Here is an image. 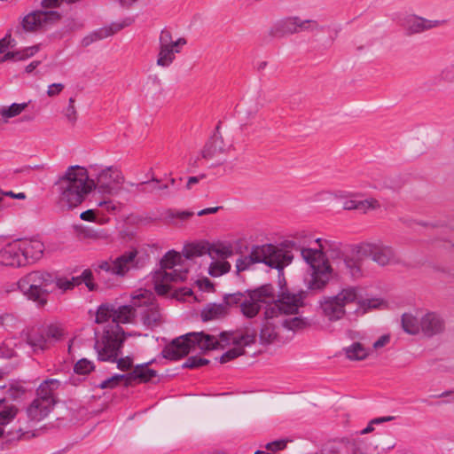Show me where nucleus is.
<instances>
[{
  "label": "nucleus",
  "mask_w": 454,
  "mask_h": 454,
  "mask_svg": "<svg viewBox=\"0 0 454 454\" xmlns=\"http://www.w3.org/2000/svg\"><path fill=\"white\" fill-rule=\"evenodd\" d=\"M389 341V336L387 335H382L374 343L373 348L375 349H378L380 348L384 347L387 342Z\"/></svg>",
  "instance_id": "obj_58"
},
{
  "label": "nucleus",
  "mask_w": 454,
  "mask_h": 454,
  "mask_svg": "<svg viewBox=\"0 0 454 454\" xmlns=\"http://www.w3.org/2000/svg\"><path fill=\"white\" fill-rule=\"evenodd\" d=\"M65 116L69 122H75L77 119V112L75 110L74 106H67V107L65 110Z\"/></svg>",
  "instance_id": "obj_54"
},
{
  "label": "nucleus",
  "mask_w": 454,
  "mask_h": 454,
  "mask_svg": "<svg viewBox=\"0 0 454 454\" xmlns=\"http://www.w3.org/2000/svg\"><path fill=\"white\" fill-rule=\"evenodd\" d=\"M269 33L273 37H284L296 34V16L286 17L277 20L270 27Z\"/></svg>",
  "instance_id": "obj_22"
},
{
  "label": "nucleus",
  "mask_w": 454,
  "mask_h": 454,
  "mask_svg": "<svg viewBox=\"0 0 454 454\" xmlns=\"http://www.w3.org/2000/svg\"><path fill=\"white\" fill-rule=\"evenodd\" d=\"M42 328L44 332L49 346L62 340L66 335L64 328L59 325L51 324L46 326H42Z\"/></svg>",
  "instance_id": "obj_30"
},
{
  "label": "nucleus",
  "mask_w": 454,
  "mask_h": 454,
  "mask_svg": "<svg viewBox=\"0 0 454 454\" xmlns=\"http://www.w3.org/2000/svg\"><path fill=\"white\" fill-rule=\"evenodd\" d=\"M442 76L445 80H452L454 79V66H449L446 68H444L442 72Z\"/></svg>",
  "instance_id": "obj_56"
},
{
  "label": "nucleus",
  "mask_w": 454,
  "mask_h": 454,
  "mask_svg": "<svg viewBox=\"0 0 454 454\" xmlns=\"http://www.w3.org/2000/svg\"><path fill=\"white\" fill-rule=\"evenodd\" d=\"M153 182L155 184H153V187L149 190V192L161 191V190L168 189V184H160V181L154 177L153 178Z\"/></svg>",
  "instance_id": "obj_60"
},
{
  "label": "nucleus",
  "mask_w": 454,
  "mask_h": 454,
  "mask_svg": "<svg viewBox=\"0 0 454 454\" xmlns=\"http://www.w3.org/2000/svg\"><path fill=\"white\" fill-rule=\"evenodd\" d=\"M80 218L83 221L93 222L95 220V212L93 209H89L80 215Z\"/></svg>",
  "instance_id": "obj_57"
},
{
  "label": "nucleus",
  "mask_w": 454,
  "mask_h": 454,
  "mask_svg": "<svg viewBox=\"0 0 454 454\" xmlns=\"http://www.w3.org/2000/svg\"><path fill=\"white\" fill-rule=\"evenodd\" d=\"M339 197L343 199L342 207L346 210H356L365 214L369 210L380 207L379 200L374 198L361 200L357 194H346L344 192H340Z\"/></svg>",
  "instance_id": "obj_15"
},
{
  "label": "nucleus",
  "mask_w": 454,
  "mask_h": 454,
  "mask_svg": "<svg viewBox=\"0 0 454 454\" xmlns=\"http://www.w3.org/2000/svg\"><path fill=\"white\" fill-rule=\"evenodd\" d=\"M137 255L136 249L126 251L113 261H104L98 264L99 274L103 272L113 276L123 277L133 266Z\"/></svg>",
  "instance_id": "obj_13"
},
{
  "label": "nucleus",
  "mask_w": 454,
  "mask_h": 454,
  "mask_svg": "<svg viewBox=\"0 0 454 454\" xmlns=\"http://www.w3.org/2000/svg\"><path fill=\"white\" fill-rule=\"evenodd\" d=\"M294 256L290 251L272 244L254 246L249 254L237 260L236 269L240 272L249 270L255 263H264L281 272L292 262Z\"/></svg>",
  "instance_id": "obj_6"
},
{
  "label": "nucleus",
  "mask_w": 454,
  "mask_h": 454,
  "mask_svg": "<svg viewBox=\"0 0 454 454\" xmlns=\"http://www.w3.org/2000/svg\"><path fill=\"white\" fill-rule=\"evenodd\" d=\"M394 419L395 417L393 416L379 417L372 419V422L375 424H380L383 422L392 421Z\"/></svg>",
  "instance_id": "obj_63"
},
{
  "label": "nucleus",
  "mask_w": 454,
  "mask_h": 454,
  "mask_svg": "<svg viewBox=\"0 0 454 454\" xmlns=\"http://www.w3.org/2000/svg\"><path fill=\"white\" fill-rule=\"evenodd\" d=\"M442 24L440 20H427L414 14L405 16L400 20L401 27L408 35L419 34Z\"/></svg>",
  "instance_id": "obj_16"
},
{
  "label": "nucleus",
  "mask_w": 454,
  "mask_h": 454,
  "mask_svg": "<svg viewBox=\"0 0 454 454\" xmlns=\"http://www.w3.org/2000/svg\"><path fill=\"white\" fill-rule=\"evenodd\" d=\"M343 352L348 359L354 361L364 360L369 355L368 349L360 342H354L344 348Z\"/></svg>",
  "instance_id": "obj_29"
},
{
  "label": "nucleus",
  "mask_w": 454,
  "mask_h": 454,
  "mask_svg": "<svg viewBox=\"0 0 454 454\" xmlns=\"http://www.w3.org/2000/svg\"><path fill=\"white\" fill-rule=\"evenodd\" d=\"M17 409L14 406L4 407L0 411V427L9 424L16 416Z\"/></svg>",
  "instance_id": "obj_42"
},
{
  "label": "nucleus",
  "mask_w": 454,
  "mask_h": 454,
  "mask_svg": "<svg viewBox=\"0 0 454 454\" xmlns=\"http://www.w3.org/2000/svg\"><path fill=\"white\" fill-rule=\"evenodd\" d=\"M20 345L27 354L43 351L50 348L42 327L22 332L20 336Z\"/></svg>",
  "instance_id": "obj_14"
},
{
  "label": "nucleus",
  "mask_w": 454,
  "mask_h": 454,
  "mask_svg": "<svg viewBox=\"0 0 454 454\" xmlns=\"http://www.w3.org/2000/svg\"><path fill=\"white\" fill-rule=\"evenodd\" d=\"M30 101L23 103H13L9 106L0 107V115L4 119H10L20 114L27 106Z\"/></svg>",
  "instance_id": "obj_32"
},
{
  "label": "nucleus",
  "mask_w": 454,
  "mask_h": 454,
  "mask_svg": "<svg viewBox=\"0 0 454 454\" xmlns=\"http://www.w3.org/2000/svg\"><path fill=\"white\" fill-rule=\"evenodd\" d=\"M53 407L47 400L43 403L34 399L27 408V416L30 421L37 423L43 420L52 411Z\"/></svg>",
  "instance_id": "obj_23"
},
{
  "label": "nucleus",
  "mask_w": 454,
  "mask_h": 454,
  "mask_svg": "<svg viewBox=\"0 0 454 454\" xmlns=\"http://www.w3.org/2000/svg\"><path fill=\"white\" fill-rule=\"evenodd\" d=\"M230 270L231 264L227 261H213L208 267V274L213 278H218Z\"/></svg>",
  "instance_id": "obj_36"
},
{
  "label": "nucleus",
  "mask_w": 454,
  "mask_h": 454,
  "mask_svg": "<svg viewBox=\"0 0 454 454\" xmlns=\"http://www.w3.org/2000/svg\"><path fill=\"white\" fill-rule=\"evenodd\" d=\"M182 256L176 251H168L160 261L161 270L153 276L154 289L157 294L163 295L171 289L172 283L184 281L188 270L180 264Z\"/></svg>",
  "instance_id": "obj_7"
},
{
  "label": "nucleus",
  "mask_w": 454,
  "mask_h": 454,
  "mask_svg": "<svg viewBox=\"0 0 454 454\" xmlns=\"http://www.w3.org/2000/svg\"><path fill=\"white\" fill-rule=\"evenodd\" d=\"M95 368L92 361L82 358L76 362L74 367V371L77 374L85 375L90 373Z\"/></svg>",
  "instance_id": "obj_41"
},
{
  "label": "nucleus",
  "mask_w": 454,
  "mask_h": 454,
  "mask_svg": "<svg viewBox=\"0 0 454 454\" xmlns=\"http://www.w3.org/2000/svg\"><path fill=\"white\" fill-rule=\"evenodd\" d=\"M61 18L57 11H35L26 15L21 22L27 32L47 29L56 24Z\"/></svg>",
  "instance_id": "obj_12"
},
{
  "label": "nucleus",
  "mask_w": 454,
  "mask_h": 454,
  "mask_svg": "<svg viewBox=\"0 0 454 454\" xmlns=\"http://www.w3.org/2000/svg\"><path fill=\"white\" fill-rule=\"evenodd\" d=\"M422 310H416L415 313L407 312L402 316V327L403 331L409 334L416 335L420 333L421 324L420 317Z\"/></svg>",
  "instance_id": "obj_25"
},
{
  "label": "nucleus",
  "mask_w": 454,
  "mask_h": 454,
  "mask_svg": "<svg viewBox=\"0 0 454 454\" xmlns=\"http://www.w3.org/2000/svg\"><path fill=\"white\" fill-rule=\"evenodd\" d=\"M25 264L39 260L43 253V244L35 239H20Z\"/></svg>",
  "instance_id": "obj_21"
},
{
  "label": "nucleus",
  "mask_w": 454,
  "mask_h": 454,
  "mask_svg": "<svg viewBox=\"0 0 454 454\" xmlns=\"http://www.w3.org/2000/svg\"><path fill=\"white\" fill-rule=\"evenodd\" d=\"M4 196H9L18 200H24L26 198V194L24 192L14 193L12 191L4 192Z\"/></svg>",
  "instance_id": "obj_62"
},
{
  "label": "nucleus",
  "mask_w": 454,
  "mask_h": 454,
  "mask_svg": "<svg viewBox=\"0 0 454 454\" xmlns=\"http://www.w3.org/2000/svg\"><path fill=\"white\" fill-rule=\"evenodd\" d=\"M114 304H102L98 307L96 314V323L104 324L109 321L114 322Z\"/></svg>",
  "instance_id": "obj_35"
},
{
  "label": "nucleus",
  "mask_w": 454,
  "mask_h": 454,
  "mask_svg": "<svg viewBox=\"0 0 454 454\" xmlns=\"http://www.w3.org/2000/svg\"><path fill=\"white\" fill-rule=\"evenodd\" d=\"M38 51L39 46L34 45L20 51L4 52V54L0 58V63L9 60H24L36 54Z\"/></svg>",
  "instance_id": "obj_28"
},
{
  "label": "nucleus",
  "mask_w": 454,
  "mask_h": 454,
  "mask_svg": "<svg viewBox=\"0 0 454 454\" xmlns=\"http://www.w3.org/2000/svg\"><path fill=\"white\" fill-rule=\"evenodd\" d=\"M64 89L63 83H52L48 86L47 95L49 97H55L59 95Z\"/></svg>",
  "instance_id": "obj_53"
},
{
  "label": "nucleus",
  "mask_w": 454,
  "mask_h": 454,
  "mask_svg": "<svg viewBox=\"0 0 454 454\" xmlns=\"http://www.w3.org/2000/svg\"><path fill=\"white\" fill-rule=\"evenodd\" d=\"M159 41L157 65L161 67H168L175 60L176 54L180 52L181 47L186 44V40L184 38L173 40L170 31L163 29Z\"/></svg>",
  "instance_id": "obj_11"
},
{
  "label": "nucleus",
  "mask_w": 454,
  "mask_h": 454,
  "mask_svg": "<svg viewBox=\"0 0 454 454\" xmlns=\"http://www.w3.org/2000/svg\"><path fill=\"white\" fill-rule=\"evenodd\" d=\"M63 2L64 0H43L41 5L44 9L43 11H49L48 9L60 6Z\"/></svg>",
  "instance_id": "obj_55"
},
{
  "label": "nucleus",
  "mask_w": 454,
  "mask_h": 454,
  "mask_svg": "<svg viewBox=\"0 0 454 454\" xmlns=\"http://www.w3.org/2000/svg\"><path fill=\"white\" fill-rule=\"evenodd\" d=\"M130 303L116 307L114 305V322L110 324L133 323L135 318L138 317V306L133 305V293L130 295Z\"/></svg>",
  "instance_id": "obj_20"
},
{
  "label": "nucleus",
  "mask_w": 454,
  "mask_h": 454,
  "mask_svg": "<svg viewBox=\"0 0 454 454\" xmlns=\"http://www.w3.org/2000/svg\"><path fill=\"white\" fill-rule=\"evenodd\" d=\"M260 338L262 342L270 343L277 338V333L274 329L270 330L265 326L261 331Z\"/></svg>",
  "instance_id": "obj_48"
},
{
  "label": "nucleus",
  "mask_w": 454,
  "mask_h": 454,
  "mask_svg": "<svg viewBox=\"0 0 454 454\" xmlns=\"http://www.w3.org/2000/svg\"><path fill=\"white\" fill-rule=\"evenodd\" d=\"M325 27L315 20H302L296 16V34L301 32H323Z\"/></svg>",
  "instance_id": "obj_31"
},
{
  "label": "nucleus",
  "mask_w": 454,
  "mask_h": 454,
  "mask_svg": "<svg viewBox=\"0 0 454 454\" xmlns=\"http://www.w3.org/2000/svg\"><path fill=\"white\" fill-rule=\"evenodd\" d=\"M208 364H209V360H207L206 358L200 357V356H193L188 357L187 360L183 364L182 367L194 369V368H199V367L207 365Z\"/></svg>",
  "instance_id": "obj_44"
},
{
  "label": "nucleus",
  "mask_w": 454,
  "mask_h": 454,
  "mask_svg": "<svg viewBox=\"0 0 454 454\" xmlns=\"http://www.w3.org/2000/svg\"><path fill=\"white\" fill-rule=\"evenodd\" d=\"M319 248H302L301 254L310 268L309 278H306L309 290L324 289L333 273L358 278L362 276L361 256H368L380 266L395 264L400 262L395 249L380 240L365 242L356 247H343L340 244H329L317 239Z\"/></svg>",
  "instance_id": "obj_1"
},
{
  "label": "nucleus",
  "mask_w": 454,
  "mask_h": 454,
  "mask_svg": "<svg viewBox=\"0 0 454 454\" xmlns=\"http://www.w3.org/2000/svg\"><path fill=\"white\" fill-rule=\"evenodd\" d=\"M20 239L7 244L0 250V263L11 267H21L25 265Z\"/></svg>",
  "instance_id": "obj_17"
},
{
  "label": "nucleus",
  "mask_w": 454,
  "mask_h": 454,
  "mask_svg": "<svg viewBox=\"0 0 454 454\" xmlns=\"http://www.w3.org/2000/svg\"><path fill=\"white\" fill-rule=\"evenodd\" d=\"M286 446V441L277 440L266 444V449L270 451H277L283 450Z\"/></svg>",
  "instance_id": "obj_52"
},
{
  "label": "nucleus",
  "mask_w": 454,
  "mask_h": 454,
  "mask_svg": "<svg viewBox=\"0 0 454 454\" xmlns=\"http://www.w3.org/2000/svg\"><path fill=\"white\" fill-rule=\"evenodd\" d=\"M231 146V143H225L223 137L220 136L217 131L206 144L202 151V156L204 158H212L215 154L218 153L227 152Z\"/></svg>",
  "instance_id": "obj_24"
},
{
  "label": "nucleus",
  "mask_w": 454,
  "mask_h": 454,
  "mask_svg": "<svg viewBox=\"0 0 454 454\" xmlns=\"http://www.w3.org/2000/svg\"><path fill=\"white\" fill-rule=\"evenodd\" d=\"M208 254L212 257H220L224 261L225 259L231 257L233 254V249L230 245L218 244V245H211L208 249Z\"/></svg>",
  "instance_id": "obj_33"
},
{
  "label": "nucleus",
  "mask_w": 454,
  "mask_h": 454,
  "mask_svg": "<svg viewBox=\"0 0 454 454\" xmlns=\"http://www.w3.org/2000/svg\"><path fill=\"white\" fill-rule=\"evenodd\" d=\"M152 84L154 86L155 90H156L159 93H161V92H162V90H163L162 84H161L160 80L158 77H153V78L152 79Z\"/></svg>",
  "instance_id": "obj_64"
},
{
  "label": "nucleus",
  "mask_w": 454,
  "mask_h": 454,
  "mask_svg": "<svg viewBox=\"0 0 454 454\" xmlns=\"http://www.w3.org/2000/svg\"><path fill=\"white\" fill-rule=\"evenodd\" d=\"M318 303L322 314L330 322L341 320L351 309L356 314L363 315L367 309L379 306L377 300L362 301L358 289L354 286L345 287L335 295H325Z\"/></svg>",
  "instance_id": "obj_5"
},
{
  "label": "nucleus",
  "mask_w": 454,
  "mask_h": 454,
  "mask_svg": "<svg viewBox=\"0 0 454 454\" xmlns=\"http://www.w3.org/2000/svg\"><path fill=\"white\" fill-rule=\"evenodd\" d=\"M125 379L127 380V374H114L110 378L103 380L98 387L104 388H114L119 385V383Z\"/></svg>",
  "instance_id": "obj_43"
},
{
  "label": "nucleus",
  "mask_w": 454,
  "mask_h": 454,
  "mask_svg": "<svg viewBox=\"0 0 454 454\" xmlns=\"http://www.w3.org/2000/svg\"><path fill=\"white\" fill-rule=\"evenodd\" d=\"M279 324L284 328H286L289 331H293V332L302 329L303 327L306 326L305 320L300 317H292L289 318H284L279 321Z\"/></svg>",
  "instance_id": "obj_38"
},
{
  "label": "nucleus",
  "mask_w": 454,
  "mask_h": 454,
  "mask_svg": "<svg viewBox=\"0 0 454 454\" xmlns=\"http://www.w3.org/2000/svg\"><path fill=\"white\" fill-rule=\"evenodd\" d=\"M421 330L424 335L432 337L443 332L445 324L442 317L436 312H423L420 317Z\"/></svg>",
  "instance_id": "obj_18"
},
{
  "label": "nucleus",
  "mask_w": 454,
  "mask_h": 454,
  "mask_svg": "<svg viewBox=\"0 0 454 454\" xmlns=\"http://www.w3.org/2000/svg\"><path fill=\"white\" fill-rule=\"evenodd\" d=\"M62 382L57 379H48L43 380L36 389V397L35 400L43 402L47 400L51 405L56 403V391L60 387Z\"/></svg>",
  "instance_id": "obj_19"
},
{
  "label": "nucleus",
  "mask_w": 454,
  "mask_h": 454,
  "mask_svg": "<svg viewBox=\"0 0 454 454\" xmlns=\"http://www.w3.org/2000/svg\"><path fill=\"white\" fill-rule=\"evenodd\" d=\"M124 182V176L116 167L100 168L95 177H90L88 170L80 165L69 166L55 183L59 203L72 209L82 204L85 197L94 189L103 194L118 193Z\"/></svg>",
  "instance_id": "obj_2"
},
{
  "label": "nucleus",
  "mask_w": 454,
  "mask_h": 454,
  "mask_svg": "<svg viewBox=\"0 0 454 454\" xmlns=\"http://www.w3.org/2000/svg\"><path fill=\"white\" fill-rule=\"evenodd\" d=\"M306 293L284 292L275 301L274 287L271 285H264L254 290H247L244 293L237 292L227 294L223 296V304L227 309L230 307H239L243 316L247 318L254 317L262 308L265 307V318L272 319L285 315H294L300 307L303 305Z\"/></svg>",
  "instance_id": "obj_4"
},
{
  "label": "nucleus",
  "mask_w": 454,
  "mask_h": 454,
  "mask_svg": "<svg viewBox=\"0 0 454 454\" xmlns=\"http://www.w3.org/2000/svg\"><path fill=\"white\" fill-rule=\"evenodd\" d=\"M97 204L103 211L108 214H114L118 208V204L112 200H99Z\"/></svg>",
  "instance_id": "obj_46"
},
{
  "label": "nucleus",
  "mask_w": 454,
  "mask_h": 454,
  "mask_svg": "<svg viewBox=\"0 0 454 454\" xmlns=\"http://www.w3.org/2000/svg\"><path fill=\"white\" fill-rule=\"evenodd\" d=\"M114 363H117V368L121 371H127L132 367V359L129 356L116 358V361Z\"/></svg>",
  "instance_id": "obj_50"
},
{
  "label": "nucleus",
  "mask_w": 454,
  "mask_h": 454,
  "mask_svg": "<svg viewBox=\"0 0 454 454\" xmlns=\"http://www.w3.org/2000/svg\"><path fill=\"white\" fill-rule=\"evenodd\" d=\"M16 42L12 38L11 34H7L4 38L0 39V53H4L9 48H13Z\"/></svg>",
  "instance_id": "obj_49"
},
{
  "label": "nucleus",
  "mask_w": 454,
  "mask_h": 454,
  "mask_svg": "<svg viewBox=\"0 0 454 454\" xmlns=\"http://www.w3.org/2000/svg\"><path fill=\"white\" fill-rule=\"evenodd\" d=\"M204 175L200 176H190L186 184L187 189H191L194 184H198L200 179L204 178Z\"/></svg>",
  "instance_id": "obj_61"
},
{
  "label": "nucleus",
  "mask_w": 454,
  "mask_h": 454,
  "mask_svg": "<svg viewBox=\"0 0 454 454\" xmlns=\"http://www.w3.org/2000/svg\"><path fill=\"white\" fill-rule=\"evenodd\" d=\"M54 283L56 284L57 287L59 289H61L62 291H67L74 288L76 286H79L82 284L81 278H74L72 277L70 278H55Z\"/></svg>",
  "instance_id": "obj_40"
},
{
  "label": "nucleus",
  "mask_w": 454,
  "mask_h": 454,
  "mask_svg": "<svg viewBox=\"0 0 454 454\" xmlns=\"http://www.w3.org/2000/svg\"><path fill=\"white\" fill-rule=\"evenodd\" d=\"M133 305L138 306V316L143 324L152 327L160 319L158 305L154 302V294L146 289L133 292Z\"/></svg>",
  "instance_id": "obj_10"
},
{
  "label": "nucleus",
  "mask_w": 454,
  "mask_h": 454,
  "mask_svg": "<svg viewBox=\"0 0 454 454\" xmlns=\"http://www.w3.org/2000/svg\"><path fill=\"white\" fill-rule=\"evenodd\" d=\"M220 208H221V207H207V208H204V209H201L200 211H199L197 213V215L199 216H202L205 215L215 214V213L218 212Z\"/></svg>",
  "instance_id": "obj_59"
},
{
  "label": "nucleus",
  "mask_w": 454,
  "mask_h": 454,
  "mask_svg": "<svg viewBox=\"0 0 454 454\" xmlns=\"http://www.w3.org/2000/svg\"><path fill=\"white\" fill-rule=\"evenodd\" d=\"M256 332L254 329L237 331L235 333H220L218 335L204 332H192L174 339L162 350V356L168 360H178L191 350H213L224 348L228 345L234 347L220 357V363H227L244 353V348L255 341Z\"/></svg>",
  "instance_id": "obj_3"
},
{
  "label": "nucleus",
  "mask_w": 454,
  "mask_h": 454,
  "mask_svg": "<svg viewBox=\"0 0 454 454\" xmlns=\"http://www.w3.org/2000/svg\"><path fill=\"white\" fill-rule=\"evenodd\" d=\"M125 338V332L117 324L106 325L101 334L96 333L94 348L98 359L103 362L114 363L121 354Z\"/></svg>",
  "instance_id": "obj_9"
},
{
  "label": "nucleus",
  "mask_w": 454,
  "mask_h": 454,
  "mask_svg": "<svg viewBox=\"0 0 454 454\" xmlns=\"http://www.w3.org/2000/svg\"><path fill=\"white\" fill-rule=\"evenodd\" d=\"M55 277L43 270H34L23 276L18 281V289L30 301L43 306L51 292L49 287L54 284Z\"/></svg>",
  "instance_id": "obj_8"
},
{
  "label": "nucleus",
  "mask_w": 454,
  "mask_h": 454,
  "mask_svg": "<svg viewBox=\"0 0 454 454\" xmlns=\"http://www.w3.org/2000/svg\"><path fill=\"white\" fill-rule=\"evenodd\" d=\"M228 314L226 304L222 303H209L207 304L201 310V318L203 321H211L223 317Z\"/></svg>",
  "instance_id": "obj_27"
},
{
  "label": "nucleus",
  "mask_w": 454,
  "mask_h": 454,
  "mask_svg": "<svg viewBox=\"0 0 454 454\" xmlns=\"http://www.w3.org/2000/svg\"><path fill=\"white\" fill-rule=\"evenodd\" d=\"M111 34H112L111 28H107V27L99 28V29L92 32L90 35L85 36L82 40V43H83V45L88 46L90 43H92L93 42H96L98 40H102L104 38L108 37L109 35H111Z\"/></svg>",
  "instance_id": "obj_39"
},
{
  "label": "nucleus",
  "mask_w": 454,
  "mask_h": 454,
  "mask_svg": "<svg viewBox=\"0 0 454 454\" xmlns=\"http://www.w3.org/2000/svg\"><path fill=\"white\" fill-rule=\"evenodd\" d=\"M206 246L200 243H192L184 246L183 254L186 259L201 256L206 253Z\"/></svg>",
  "instance_id": "obj_37"
},
{
  "label": "nucleus",
  "mask_w": 454,
  "mask_h": 454,
  "mask_svg": "<svg viewBox=\"0 0 454 454\" xmlns=\"http://www.w3.org/2000/svg\"><path fill=\"white\" fill-rule=\"evenodd\" d=\"M167 218L170 220L174 219H179L181 221H185L191 216L194 215V212L189 211V210H184V211H173L168 210L167 213Z\"/></svg>",
  "instance_id": "obj_45"
},
{
  "label": "nucleus",
  "mask_w": 454,
  "mask_h": 454,
  "mask_svg": "<svg viewBox=\"0 0 454 454\" xmlns=\"http://www.w3.org/2000/svg\"><path fill=\"white\" fill-rule=\"evenodd\" d=\"M155 183L153 182V178L150 181H145L138 184L129 183L132 187H135L136 192L139 193L149 192V190L153 187ZM152 192H150L151 193Z\"/></svg>",
  "instance_id": "obj_47"
},
{
  "label": "nucleus",
  "mask_w": 454,
  "mask_h": 454,
  "mask_svg": "<svg viewBox=\"0 0 454 454\" xmlns=\"http://www.w3.org/2000/svg\"><path fill=\"white\" fill-rule=\"evenodd\" d=\"M78 278H81L82 283H84L90 290H94L95 286L91 282L92 273L90 270H83L82 275L79 276Z\"/></svg>",
  "instance_id": "obj_51"
},
{
  "label": "nucleus",
  "mask_w": 454,
  "mask_h": 454,
  "mask_svg": "<svg viewBox=\"0 0 454 454\" xmlns=\"http://www.w3.org/2000/svg\"><path fill=\"white\" fill-rule=\"evenodd\" d=\"M17 349L23 350L20 348V340H8L0 346V358H12L17 356Z\"/></svg>",
  "instance_id": "obj_34"
},
{
  "label": "nucleus",
  "mask_w": 454,
  "mask_h": 454,
  "mask_svg": "<svg viewBox=\"0 0 454 454\" xmlns=\"http://www.w3.org/2000/svg\"><path fill=\"white\" fill-rule=\"evenodd\" d=\"M153 362V360H151L147 363L136 365L133 371L127 374V381L139 380L141 382H148L153 378L156 377V371L148 368V365Z\"/></svg>",
  "instance_id": "obj_26"
}]
</instances>
